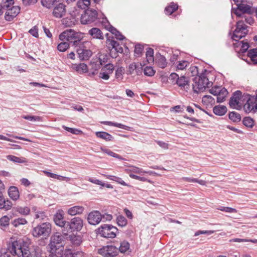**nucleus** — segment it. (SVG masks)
Here are the masks:
<instances>
[{
	"instance_id": "60",
	"label": "nucleus",
	"mask_w": 257,
	"mask_h": 257,
	"mask_svg": "<svg viewBox=\"0 0 257 257\" xmlns=\"http://www.w3.org/2000/svg\"><path fill=\"white\" fill-rule=\"evenodd\" d=\"M62 127L64 130L73 134H78L79 133L81 132L80 131L76 128L69 127L64 125H63Z\"/></svg>"
},
{
	"instance_id": "17",
	"label": "nucleus",
	"mask_w": 257,
	"mask_h": 257,
	"mask_svg": "<svg viewBox=\"0 0 257 257\" xmlns=\"http://www.w3.org/2000/svg\"><path fill=\"white\" fill-rule=\"evenodd\" d=\"M102 220V215L98 211H93L90 212L87 217V220L91 225H97Z\"/></svg>"
},
{
	"instance_id": "28",
	"label": "nucleus",
	"mask_w": 257,
	"mask_h": 257,
	"mask_svg": "<svg viewBox=\"0 0 257 257\" xmlns=\"http://www.w3.org/2000/svg\"><path fill=\"white\" fill-rule=\"evenodd\" d=\"M176 84H177L182 89H184V90H187V89L189 88L188 81L187 78L184 76H182L179 77V79L177 81H176Z\"/></svg>"
},
{
	"instance_id": "8",
	"label": "nucleus",
	"mask_w": 257,
	"mask_h": 257,
	"mask_svg": "<svg viewBox=\"0 0 257 257\" xmlns=\"http://www.w3.org/2000/svg\"><path fill=\"white\" fill-rule=\"evenodd\" d=\"M97 19V12L92 9H87L81 15L80 21L82 24H89Z\"/></svg>"
},
{
	"instance_id": "39",
	"label": "nucleus",
	"mask_w": 257,
	"mask_h": 257,
	"mask_svg": "<svg viewBox=\"0 0 257 257\" xmlns=\"http://www.w3.org/2000/svg\"><path fill=\"white\" fill-rule=\"evenodd\" d=\"M229 119L233 122H239L241 120V115L235 111H232L229 113Z\"/></svg>"
},
{
	"instance_id": "5",
	"label": "nucleus",
	"mask_w": 257,
	"mask_h": 257,
	"mask_svg": "<svg viewBox=\"0 0 257 257\" xmlns=\"http://www.w3.org/2000/svg\"><path fill=\"white\" fill-rule=\"evenodd\" d=\"M51 231V224L49 222H44L40 223L34 227L32 230V233L34 237L42 236L46 238L49 236Z\"/></svg>"
},
{
	"instance_id": "57",
	"label": "nucleus",
	"mask_w": 257,
	"mask_h": 257,
	"mask_svg": "<svg viewBox=\"0 0 257 257\" xmlns=\"http://www.w3.org/2000/svg\"><path fill=\"white\" fill-rule=\"evenodd\" d=\"M14 4V0H5L2 3V8L6 9L11 7Z\"/></svg>"
},
{
	"instance_id": "11",
	"label": "nucleus",
	"mask_w": 257,
	"mask_h": 257,
	"mask_svg": "<svg viewBox=\"0 0 257 257\" xmlns=\"http://www.w3.org/2000/svg\"><path fill=\"white\" fill-rule=\"evenodd\" d=\"M83 226V220L80 217H74L70 222H68V226L67 227L66 234L69 231H79Z\"/></svg>"
},
{
	"instance_id": "42",
	"label": "nucleus",
	"mask_w": 257,
	"mask_h": 257,
	"mask_svg": "<svg viewBox=\"0 0 257 257\" xmlns=\"http://www.w3.org/2000/svg\"><path fill=\"white\" fill-rule=\"evenodd\" d=\"M109 31L113 35H115V38L119 40H122L124 37L123 36L118 32L115 28L110 27Z\"/></svg>"
},
{
	"instance_id": "58",
	"label": "nucleus",
	"mask_w": 257,
	"mask_h": 257,
	"mask_svg": "<svg viewBox=\"0 0 257 257\" xmlns=\"http://www.w3.org/2000/svg\"><path fill=\"white\" fill-rule=\"evenodd\" d=\"M239 45H240V51L242 53L245 52L249 47L248 44L247 43H243L242 41H241L239 43Z\"/></svg>"
},
{
	"instance_id": "22",
	"label": "nucleus",
	"mask_w": 257,
	"mask_h": 257,
	"mask_svg": "<svg viewBox=\"0 0 257 257\" xmlns=\"http://www.w3.org/2000/svg\"><path fill=\"white\" fill-rule=\"evenodd\" d=\"M106 44L109 48L111 47L112 50L114 49L117 53H122L123 49L117 42L113 40H110L108 39L106 41Z\"/></svg>"
},
{
	"instance_id": "1",
	"label": "nucleus",
	"mask_w": 257,
	"mask_h": 257,
	"mask_svg": "<svg viewBox=\"0 0 257 257\" xmlns=\"http://www.w3.org/2000/svg\"><path fill=\"white\" fill-rule=\"evenodd\" d=\"M10 253L18 257H32L28 247L22 244L21 240L9 242L8 248H2L0 250V257H11Z\"/></svg>"
},
{
	"instance_id": "32",
	"label": "nucleus",
	"mask_w": 257,
	"mask_h": 257,
	"mask_svg": "<svg viewBox=\"0 0 257 257\" xmlns=\"http://www.w3.org/2000/svg\"><path fill=\"white\" fill-rule=\"evenodd\" d=\"M202 102L206 106L212 105L215 103V99L209 95H204L202 97Z\"/></svg>"
},
{
	"instance_id": "53",
	"label": "nucleus",
	"mask_w": 257,
	"mask_h": 257,
	"mask_svg": "<svg viewBox=\"0 0 257 257\" xmlns=\"http://www.w3.org/2000/svg\"><path fill=\"white\" fill-rule=\"evenodd\" d=\"M138 66L135 63H132L129 65L128 73L130 74H133L135 72L137 74H138L139 72L137 70V67Z\"/></svg>"
},
{
	"instance_id": "59",
	"label": "nucleus",
	"mask_w": 257,
	"mask_h": 257,
	"mask_svg": "<svg viewBox=\"0 0 257 257\" xmlns=\"http://www.w3.org/2000/svg\"><path fill=\"white\" fill-rule=\"evenodd\" d=\"M29 33L34 37L38 38L39 36L38 34V28L37 26H35L29 30Z\"/></svg>"
},
{
	"instance_id": "20",
	"label": "nucleus",
	"mask_w": 257,
	"mask_h": 257,
	"mask_svg": "<svg viewBox=\"0 0 257 257\" xmlns=\"http://www.w3.org/2000/svg\"><path fill=\"white\" fill-rule=\"evenodd\" d=\"M89 66L90 68L88 76L90 77H93L96 75L98 70L102 66L100 65V63L99 64L94 58H93L90 62Z\"/></svg>"
},
{
	"instance_id": "31",
	"label": "nucleus",
	"mask_w": 257,
	"mask_h": 257,
	"mask_svg": "<svg viewBox=\"0 0 257 257\" xmlns=\"http://www.w3.org/2000/svg\"><path fill=\"white\" fill-rule=\"evenodd\" d=\"M156 63L160 68H164L167 65V62L165 57L160 54L156 55Z\"/></svg>"
},
{
	"instance_id": "61",
	"label": "nucleus",
	"mask_w": 257,
	"mask_h": 257,
	"mask_svg": "<svg viewBox=\"0 0 257 257\" xmlns=\"http://www.w3.org/2000/svg\"><path fill=\"white\" fill-rule=\"evenodd\" d=\"M221 88H222L219 87H214L209 90V92L212 94L217 96L218 94H219L220 90H221Z\"/></svg>"
},
{
	"instance_id": "37",
	"label": "nucleus",
	"mask_w": 257,
	"mask_h": 257,
	"mask_svg": "<svg viewBox=\"0 0 257 257\" xmlns=\"http://www.w3.org/2000/svg\"><path fill=\"white\" fill-rule=\"evenodd\" d=\"M96 136L106 141H111L113 138L110 134L104 132H97L96 133Z\"/></svg>"
},
{
	"instance_id": "64",
	"label": "nucleus",
	"mask_w": 257,
	"mask_h": 257,
	"mask_svg": "<svg viewBox=\"0 0 257 257\" xmlns=\"http://www.w3.org/2000/svg\"><path fill=\"white\" fill-rule=\"evenodd\" d=\"M179 79V75L175 73H172L169 76V79L172 83H176V81H177Z\"/></svg>"
},
{
	"instance_id": "13",
	"label": "nucleus",
	"mask_w": 257,
	"mask_h": 257,
	"mask_svg": "<svg viewBox=\"0 0 257 257\" xmlns=\"http://www.w3.org/2000/svg\"><path fill=\"white\" fill-rule=\"evenodd\" d=\"M79 33L72 29L66 30L59 35V39L62 41L71 42L73 39L78 38Z\"/></svg>"
},
{
	"instance_id": "56",
	"label": "nucleus",
	"mask_w": 257,
	"mask_h": 257,
	"mask_svg": "<svg viewBox=\"0 0 257 257\" xmlns=\"http://www.w3.org/2000/svg\"><path fill=\"white\" fill-rule=\"evenodd\" d=\"M129 176L131 178L134 179L138 180L143 181V182L147 181L148 182H151V181L150 180H149L145 177H140V176L136 175L133 174H130L129 175Z\"/></svg>"
},
{
	"instance_id": "50",
	"label": "nucleus",
	"mask_w": 257,
	"mask_h": 257,
	"mask_svg": "<svg viewBox=\"0 0 257 257\" xmlns=\"http://www.w3.org/2000/svg\"><path fill=\"white\" fill-rule=\"evenodd\" d=\"M189 62L187 61L183 60L181 61H179L176 66L177 69L182 70H184L189 65Z\"/></svg>"
},
{
	"instance_id": "38",
	"label": "nucleus",
	"mask_w": 257,
	"mask_h": 257,
	"mask_svg": "<svg viewBox=\"0 0 257 257\" xmlns=\"http://www.w3.org/2000/svg\"><path fill=\"white\" fill-rule=\"evenodd\" d=\"M247 56L254 64H257V48L250 49L247 53Z\"/></svg>"
},
{
	"instance_id": "47",
	"label": "nucleus",
	"mask_w": 257,
	"mask_h": 257,
	"mask_svg": "<svg viewBox=\"0 0 257 257\" xmlns=\"http://www.w3.org/2000/svg\"><path fill=\"white\" fill-rule=\"evenodd\" d=\"M144 73L145 75L151 77L154 75L155 71L152 67L147 66L144 68Z\"/></svg>"
},
{
	"instance_id": "44",
	"label": "nucleus",
	"mask_w": 257,
	"mask_h": 257,
	"mask_svg": "<svg viewBox=\"0 0 257 257\" xmlns=\"http://www.w3.org/2000/svg\"><path fill=\"white\" fill-rule=\"evenodd\" d=\"M16 211L22 215H28L30 212V209L28 207H18L16 208Z\"/></svg>"
},
{
	"instance_id": "18",
	"label": "nucleus",
	"mask_w": 257,
	"mask_h": 257,
	"mask_svg": "<svg viewBox=\"0 0 257 257\" xmlns=\"http://www.w3.org/2000/svg\"><path fill=\"white\" fill-rule=\"evenodd\" d=\"M242 93L240 91L237 90L234 92L232 96L229 100V105L231 108L238 109L240 107L239 100L241 97Z\"/></svg>"
},
{
	"instance_id": "40",
	"label": "nucleus",
	"mask_w": 257,
	"mask_h": 257,
	"mask_svg": "<svg viewBox=\"0 0 257 257\" xmlns=\"http://www.w3.org/2000/svg\"><path fill=\"white\" fill-rule=\"evenodd\" d=\"M146 55L148 63H151L154 62V50L152 48H148L147 49Z\"/></svg>"
},
{
	"instance_id": "30",
	"label": "nucleus",
	"mask_w": 257,
	"mask_h": 257,
	"mask_svg": "<svg viewBox=\"0 0 257 257\" xmlns=\"http://www.w3.org/2000/svg\"><path fill=\"white\" fill-rule=\"evenodd\" d=\"M227 107L224 105H217L214 107L213 111V112L218 115H223L227 112Z\"/></svg>"
},
{
	"instance_id": "4",
	"label": "nucleus",
	"mask_w": 257,
	"mask_h": 257,
	"mask_svg": "<svg viewBox=\"0 0 257 257\" xmlns=\"http://www.w3.org/2000/svg\"><path fill=\"white\" fill-rule=\"evenodd\" d=\"M194 82L193 90L196 93L203 92L206 88L210 87L212 85V82L209 81L208 78L204 74H202L198 77H195Z\"/></svg>"
},
{
	"instance_id": "55",
	"label": "nucleus",
	"mask_w": 257,
	"mask_h": 257,
	"mask_svg": "<svg viewBox=\"0 0 257 257\" xmlns=\"http://www.w3.org/2000/svg\"><path fill=\"white\" fill-rule=\"evenodd\" d=\"M219 210L222 211H224L228 213H237V211L236 209L229 207H220L218 208Z\"/></svg>"
},
{
	"instance_id": "54",
	"label": "nucleus",
	"mask_w": 257,
	"mask_h": 257,
	"mask_svg": "<svg viewBox=\"0 0 257 257\" xmlns=\"http://www.w3.org/2000/svg\"><path fill=\"white\" fill-rule=\"evenodd\" d=\"M23 118L30 121H41V118L39 116L24 115Z\"/></svg>"
},
{
	"instance_id": "24",
	"label": "nucleus",
	"mask_w": 257,
	"mask_h": 257,
	"mask_svg": "<svg viewBox=\"0 0 257 257\" xmlns=\"http://www.w3.org/2000/svg\"><path fill=\"white\" fill-rule=\"evenodd\" d=\"M84 210V208L82 206H74L67 210V213L71 216L76 215L77 214H81Z\"/></svg>"
},
{
	"instance_id": "14",
	"label": "nucleus",
	"mask_w": 257,
	"mask_h": 257,
	"mask_svg": "<svg viewBox=\"0 0 257 257\" xmlns=\"http://www.w3.org/2000/svg\"><path fill=\"white\" fill-rule=\"evenodd\" d=\"M243 107L246 112H256L257 111V94L256 96H249Z\"/></svg>"
},
{
	"instance_id": "49",
	"label": "nucleus",
	"mask_w": 257,
	"mask_h": 257,
	"mask_svg": "<svg viewBox=\"0 0 257 257\" xmlns=\"http://www.w3.org/2000/svg\"><path fill=\"white\" fill-rule=\"evenodd\" d=\"M10 218L7 216H3L0 219V225L2 227H6L9 225Z\"/></svg>"
},
{
	"instance_id": "29",
	"label": "nucleus",
	"mask_w": 257,
	"mask_h": 257,
	"mask_svg": "<svg viewBox=\"0 0 257 257\" xmlns=\"http://www.w3.org/2000/svg\"><path fill=\"white\" fill-rule=\"evenodd\" d=\"M96 61H97L100 65H104L108 60V56L106 54L98 53L95 57H93Z\"/></svg>"
},
{
	"instance_id": "23",
	"label": "nucleus",
	"mask_w": 257,
	"mask_h": 257,
	"mask_svg": "<svg viewBox=\"0 0 257 257\" xmlns=\"http://www.w3.org/2000/svg\"><path fill=\"white\" fill-rule=\"evenodd\" d=\"M12 205L11 201L8 200H6L0 191V208L8 210L12 208Z\"/></svg>"
},
{
	"instance_id": "36",
	"label": "nucleus",
	"mask_w": 257,
	"mask_h": 257,
	"mask_svg": "<svg viewBox=\"0 0 257 257\" xmlns=\"http://www.w3.org/2000/svg\"><path fill=\"white\" fill-rule=\"evenodd\" d=\"M178 6L177 4L172 2L170 5L165 9L166 14L170 15L178 9Z\"/></svg>"
},
{
	"instance_id": "34",
	"label": "nucleus",
	"mask_w": 257,
	"mask_h": 257,
	"mask_svg": "<svg viewBox=\"0 0 257 257\" xmlns=\"http://www.w3.org/2000/svg\"><path fill=\"white\" fill-rule=\"evenodd\" d=\"M6 157L9 160L15 163H25L27 162L26 159L24 157L20 158L13 155H8Z\"/></svg>"
},
{
	"instance_id": "21",
	"label": "nucleus",
	"mask_w": 257,
	"mask_h": 257,
	"mask_svg": "<svg viewBox=\"0 0 257 257\" xmlns=\"http://www.w3.org/2000/svg\"><path fill=\"white\" fill-rule=\"evenodd\" d=\"M88 34L93 39L99 40H103L104 39L103 33L97 28H93L90 29L88 31Z\"/></svg>"
},
{
	"instance_id": "41",
	"label": "nucleus",
	"mask_w": 257,
	"mask_h": 257,
	"mask_svg": "<svg viewBox=\"0 0 257 257\" xmlns=\"http://www.w3.org/2000/svg\"><path fill=\"white\" fill-rule=\"evenodd\" d=\"M27 221L24 218H18L12 221V224L17 227L20 225H24L27 223Z\"/></svg>"
},
{
	"instance_id": "45",
	"label": "nucleus",
	"mask_w": 257,
	"mask_h": 257,
	"mask_svg": "<svg viewBox=\"0 0 257 257\" xmlns=\"http://www.w3.org/2000/svg\"><path fill=\"white\" fill-rule=\"evenodd\" d=\"M90 1L91 0H78L77 2V6L82 9H85L90 5Z\"/></svg>"
},
{
	"instance_id": "9",
	"label": "nucleus",
	"mask_w": 257,
	"mask_h": 257,
	"mask_svg": "<svg viewBox=\"0 0 257 257\" xmlns=\"http://www.w3.org/2000/svg\"><path fill=\"white\" fill-rule=\"evenodd\" d=\"M64 214L62 210H58L54 216V221L55 224L62 228V231L64 234H66V230L68 226V221L64 220Z\"/></svg>"
},
{
	"instance_id": "35",
	"label": "nucleus",
	"mask_w": 257,
	"mask_h": 257,
	"mask_svg": "<svg viewBox=\"0 0 257 257\" xmlns=\"http://www.w3.org/2000/svg\"><path fill=\"white\" fill-rule=\"evenodd\" d=\"M101 123L102 124L111 125V126H114L116 127H118L119 128H121L125 130H129L130 127L128 126L123 125L121 123H116V122H113L112 121H101Z\"/></svg>"
},
{
	"instance_id": "43",
	"label": "nucleus",
	"mask_w": 257,
	"mask_h": 257,
	"mask_svg": "<svg viewBox=\"0 0 257 257\" xmlns=\"http://www.w3.org/2000/svg\"><path fill=\"white\" fill-rule=\"evenodd\" d=\"M69 47V43L65 41L58 45L57 49L60 52H65Z\"/></svg>"
},
{
	"instance_id": "52",
	"label": "nucleus",
	"mask_w": 257,
	"mask_h": 257,
	"mask_svg": "<svg viewBox=\"0 0 257 257\" xmlns=\"http://www.w3.org/2000/svg\"><path fill=\"white\" fill-rule=\"evenodd\" d=\"M242 122L245 126L249 127H252L253 125V121L252 119L249 117L244 118Z\"/></svg>"
},
{
	"instance_id": "33",
	"label": "nucleus",
	"mask_w": 257,
	"mask_h": 257,
	"mask_svg": "<svg viewBox=\"0 0 257 257\" xmlns=\"http://www.w3.org/2000/svg\"><path fill=\"white\" fill-rule=\"evenodd\" d=\"M228 91L227 89L225 88H222L219 94L217 95V102L218 103L223 102L225 100Z\"/></svg>"
},
{
	"instance_id": "46",
	"label": "nucleus",
	"mask_w": 257,
	"mask_h": 257,
	"mask_svg": "<svg viewBox=\"0 0 257 257\" xmlns=\"http://www.w3.org/2000/svg\"><path fill=\"white\" fill-rule=\"evenodd\" d=\"M130 248V244L128 242L123 241L120 245L118 251H120L121 252H126Z\"/></svg>"
},
{
	"instance_id": "10",
	"label": "nucleus",
	"mask_w": 257,
	"mask_h": 257,
	"mask_svg": "<svg viewBox=\"0 0 257 257\" xmlns=\"http://www.w3.org/2000/svg\"><path fill=\"white\" fill-rule=\"evenodd\" d=\"M89 42H84L77 50V53L79 56V58L81 60H87L92 56V51L86 49V45H88Z\"/></svg>"
},
{
	"instance_id": "6",
	"label": "nucleus",
	"mask_w": 257,
	"mask_h": 257,
	"mask_svg": "<svg viewBox=\"0 0 257 257\" xmlns=\"http://www.w3.org/2000/svg\"><path fill=\"white\" fill-rule=\"evenodd\" d=\"M242 20H238L236 24V29L233 31L232 39L234 41H238L245 37L248 32L247 26L244 24Z\"/></svg>"
},
{
	"instance_id": "3",
	"label": "nucleus",
	"mask_w": 257,
	"mask_h": 257,
	"mask_svg": "<svg viewBox=\"0 0 257 257\" xmlns=\"http://www.w3.org/2000/svg\"><path fill=\"white\" fill-rule=\"evenodd\" d=\"M63 239V236L59 233H56L51 236L49 243L47 247V250L49 252V256L61 253L63 250L62 243Z\"/></svg>"
},
{
	"instance_id": "48",
	"label": "nucleus",
	"mask_w": 257,
	"mask_h": 257,
	"mask_svg": "<svg viewBox=\"0 0 257 257\" xmlns=\"http://www.w3.org/2000/svg\"><path fill=\"white\" fill-rule=\"evenodd\" d=\"M116 220L118 225L121 227L125 226L127 222L126 218L124 216L121 215L117 216Z\"/></svg>"
},
{
	"instance_id": "51",
	"label": "nucleus",
	"mask_w": 257,
	"mask_h": 257,
	"mask_svg": "<svg viewBox=\"0 0 257 257\" xmlns=\"http://www.w3.org/2000/svg\"><path fill=\"white\" fill-rule=\"evenodd\" d=\"M124 69L122 67L118 68L115 71V78L118 80H121L122 79V75L124 73L123 72Z\"/></svg>"
},
{
	"instance_id": "19",
	"label": "nucleus",
	"mask_w": 257,
	"mask_h": 257,
	"mask_svg": "<svg viewBox=\"0 0 257 257\" xmlns=\"http://www.w3.org/2000/svg\"><path fill=\"white\" fill-rule=\"evenodd\" d=\"M66 13V6L62 3H59L54 7L53 15L55 18H61L65 15Z\"/></svg>"
},
{
	"instance_id": "63",
	"label": "nucleus",
	"mask_w": 257,
	"mask_h": 257,
	"mask_svg": "<svg viewBox=\"0 0 257 257\" xmlns=\"http://www.w3.org/2000/svg\"><path fill=\"white\" fill-rule=\"evenodd\" d=\"M46 217V215L43 211H37L35 212V218L43 220Z\"/></svg>"
},
{
	"instance_id": "25",
	"label": "nucleus",
	"mask_w": 257,
	"mask_h": 257,
	"mask_svg": "<svg viewBox=\"0 0 257 257\" xmlns=\"http://www.w3.org/2000/svg\"><path fill=\"white\" fill-rule=\"evenodd\" d=\"M126 171L127 173L133 172L134 173L139 174L140 175H143L144 173L149 174V175L156 174V173L155 172L151 171H144L142 169L139 168L135 167V166H131V169H126Z\"/></svg>"
},
{
	"instance_id": "15",
	"label": "nucleus",
	"mask_w": 257,
	"mask_h": 257,
	"mask_svg": "<svg viewBox=\"0 0 257 257\" xmlns=\"http://www.w3.org/2000/svg\"><path fill=\"white\" fill-rule=\"evenodd\" d=\"M4 9L6 11L5 18L8 21H12L20 12V8L19 6L13 5L11 7Z\"/></svg>"
},
{
	"instance_id": "12",
	"label": "nucleus",
	"mask_w": 257,
	"mask_h": 257,
	"mask_svg": "<svg viewBox=\"0 0 257 257\" xmlns=\"http://www.w3.org/2000/svg\"><path fill=\"white\" fill-rule=\"evenodd\" d=\"M98 253L105 257H114L117 255L118 249L113 245H106L100 248Z\"/></svg>"
},
{
	"instance_id": "62",
	"label": "nucleus",
	"mask_w": 257,
	"mask_h": 257,
	"mask_svg": "<svg viewBox=\"0 0 257 257\" xmlns=\"http://www.w3.org/2000/svg\"><path fill=\"white\" fill-rule=\"evenodd\" d=\"M143 50V47L140 44H137L135 46V53L138 56H139L140 54H141L142 51Z\"/></svg>"
},
{
	"instance_id": "26",
	"label": "nucleus",
	"mask_w": 257,
	"mask_h": 257,
	"mask_svg": "<svg viewBox=\"0 0 257 257\" xmlns=\"http://www.w3.org/2000/svg\"><path fill=\"white\" fill-rule=\"evenodd\" d=\"M72 68L80 74L86 73L88 71L87 65L84 63L73 64Z\"/></svg>"
},
{
	"instance_id": "2",
	"label": "nucleus",
	"mask_w": 257,
	"mask_h": 257,
	"mask_svg": "<svg viewBox=\"0 0 257 257\" xmlns=\"http://www.w3.org/2000/svg\"><path fill=\"white\" fill-rule=\"evenodd\" d=\"M231 13L250 25L254 23V20L251 16L253 13V10L251 6L248 4V2L238 5L236 8H232Z\"/></svg>"
},
{
	"instance_id": "16",
	"label": "nucleus",
	"mask_w": 257,
	"mask_h": 257,
	"mask_svg": "<svg viewBox=\"0 0 257 257\" xmlns=\"http://www.w3.org/2000/svg\"><path fill=\"white\" fill-rule=\"evenodd\" d=\"M114 70V66L113 64L109 63L106 64L102 68L100 72L99 73V77L107 80L109 78V75L111 74Z\"/></svg>"
},
{
	"instance_id": "7",
	"label": "nucleus",
	"mask_w": 257,
	"mask_h": 257,
	"mask_svg": "<svg viewBox=\"0 0 257 257\" xmlns=\"http://www.w3.org/2000/svg\"><path fill=\"white\" fill-rule=\"evenodd\" d=\"M98 234L101 236L113 238L116 236V233L118 230L116 227L111 225L103 224L98 229Z\"/></svg>"
},
{
	"instance_id": "27",
	"label": "nucleus",
	"mask_w": 257,
	"mask_h": 257,
	"mask_svg": "<svg viewBox=\"0 0 257 257\" xmlns=\"http://www.w3.org/2000/svg\"><path fill=\"white\" fill-rule=\"evenodd\" d=\"M8 193L10 197L13 200H17L19 198V191L17 187H10L9 189Z\"/></svg>"
}]
</instances>
